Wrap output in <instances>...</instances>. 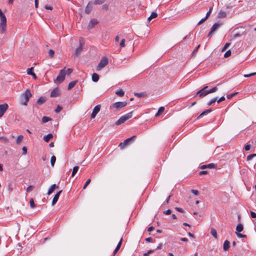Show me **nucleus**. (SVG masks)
I'll list each match as a JSON object with an SVG mask.
<instances>
[{
	"mask_svg": "<svg viewBox=\"0 0 256 256\" xmlns=\"http://www.w3.org/2000/svg\"><path fill=\"white\" fill-rule=\"evenodd\" d=\"M32 94L29 90H26V91L22 94L20 96V104L22 105L26 106L27 103L29 100L30 98L32 96Z\"/></svg>",
	"mask_w": 256,
	"mask_h": 256,
	"instance_id": "f257e3e1",
	"label": "nucleus"
},
{
	"mask_svg": "<svg viewBox=\"0 0 256 256\" xmlns=\"http://www.w3.org/2000/svg\"><path fill=\"white\" fill-rule=\"evenodd\" d=\"M132 112H130L122 116L116 122V124L117 126L120 125L124 123L126 120L130 118L132 116Z\"/></svg>",
	"mask_w": 256,
	"mask_h": 256,
	"instance_id": "f03ea898",
	"label": "nucleus"
},
{
	"mask_svg": "<svg viewBox=\"0 0 256 256\" xmlns=\"http://www.w3.org/2000/svg\"><path fill=\"white\" fill-rule=\"evenodd\" d=\"M66 74V72L65 71L64 68L60 70L59 74L54 80V82H58L59 83H62L65 79Z\"/></svg>",
	"mask_w": 256,
	"mask_h": 256,
	"instance_id": "7ed1b4c3",
	"label": "nucleus"
},
{
	"mask_svg": "<svg viewBox=\"0 0 256 256\" xmlns=\"http://www.w3.org/2000/svg\"><path fill=\"white\" fill-rule=\"evenodd\" d=\"M6 16H2L0 18V34H2L6 32Z\"/></svg>",
	"mask_w": 256,
	"mask_h": 256,
	"instance_id": "20e7f679",
	"label": "nucleus"
},
{
	"mask_svg": "<svg viewBox=\"0 0 256 256\" xmlns=\"http://www.w3.org/2000/svg\"><path fill=\"white\" fill-rule=\"evenodd\" d=\"M108 62V58L106 56H104L101 59L100 63L96 67V70H100L106 66Z\"/></svg>",
	"mask_w": 256,
	"mask_h": 256,
	"instance_id": "39448f33",
	"label": "nucleus"
},
{
	"mask_svg": "<svg viewBox=\"0 0 256 256\" xmlns=\"http://www.w3.org/2000/svg\"><path fill=\"white\" fill-rule=\"evenodd\" d=\"M136 136H132L125 140L124 142H120L119 144V146L122 149L124 148L126 146H128L130 142H133L136 138Z\"/></svg>",
	"mask_w": 256,
	"mask_h": 256,
	"instance_id": "423d86ee",
	"label": "nucleus"
},
{
	"mask_svg": "<svg viewBox=\"0 0 256 256\" xmlns=\"http://www.w3.org/2000/svg\"><path fill=\"white\" fill-rule=\"evenodd\" d=\"M208 88V86H205L203 88L200 90L196 93V96H198L200 98H202L206 95H208V90H206V89Z\"/></svg>",
	"mask_w": 256,
	"mask_h": 256,
	"instance_id": "0eeeda50",
	"label": "nucleus"
},
{
	"mask_svg": "<svg viewBox=\"0 0 256 256\" xmlns=\"http://www.w3.org/2000/svg\"><path fill=\"white\" fill-rule=\"evenodd\" d=\"M127 105L126 102H118L114 104V107L116 110H119Z\"/></svg>",
	"mask_w": 256,
	"mask_h": 256,
	"instance_id": "6e6552de",
	"label": "nucleus"
},
{
	"mask_svg": "<svg viewBox=\"0 0 256 256\" xmlns=\"http://www.w3.org/2000/svg\"><path fill=\"white\" fill-rule=\"evenodd\" d=\"M84 45V42L82 41V38H81L80 40V46L76 48L74 51V54L76 56H78L80 54L82 50V46Z\"/></svg>",
	"mask_w": 256,
	"mask_h": 256,
	"instance_id": "1a4fd4ad",
	"label": "nucleus"
},
{
	"mask_svg": "<svg viewBox=\"0 0 256 256\" xmlns=\"http://www.w3.org/2000/svg\"><path fill=\"white\" fill-rule=\"evenodd\" d=\"M240 29L241 30H240L239 32H236L234 34V38H236L238 37H240L242 36V35L244 34L245 31L244 30V28L241 27L240 28H237L234 30V32H235L236 30Z\"/></svg>",
	"mask_w": 256,
	"mask_h": 256,
	"instance_id": "9d476101",
	"label": "nucleus"
},
{
	"mask_svg": "<svg viewBox=\"0 0 256 256\" xmlns=\"http://www.w3.org/2000/svg\"><path fill=\"white\" fill-rule=\"evenodd\" d=\"M100 105H97L93 109L92 112L90 115L91 118H94L97 114L100 112Z\"/></svg>",
	"mask_w": 256,
	"mask_h": 256,
	"instance_id": "9b49d317",
	"label": "nucleus"
},
{
	"mask_svg": "<svg viewBox=\"0 0 256 256\" xmlns=\"http://www.w3.org/2000/svg\"><path fill=\"white\" fill-rule=\"evenodd\" d=\"M8 104H0V117L2 116L6 110L8 109Z\"/></svg>",
	"mask_w": 256,
	"mask_h": 256,
	"instance_id": "f8f14e48",
	"label": "nucleus"
},
{
	"mask_svg": "<svg viewBox=\"0 0 256 256\" xmlns=\"http://www.w3.org/2000/svg\"><path fill=\"white\" fill-rule=\"evenodd\" d=\"M223 24L222 22L220 21H218V22L214 23L212 28L210 30L213 32H216L220 26H221Z\"/></svg>",
	"mask_w": 256,
	"mask_h": 256,
	"instance_id": "ddd939ff",
	"label": "nucleus"
},
{
	"mask_svg": "<svg viewBox=\"0 0 256 256\" xmlns=\"http://www.w3.org/2000/svg\"><path fill=\"white\" fill-rule=\"evenodd\" d=\"M60 95V90L58 88H54L52 92H50V96L51 97H56Z\"/></svg>",
	"mask_w": 256,
	"mask_h": 256,
	"instance_id": "4468645a",
	"label": "nucleus"
},
{
	"mask_svg": "<svg viewBox=\"0 0 256 256\" xmlns=\"http://www.w3.org/2000/svg\"><path fill=\"white\" fill-rule=\"evenodd\" d=\"M98 23V21L96 18H93L91 20L88 24V28L90 30L93 28Z\"/></svg>",
	"mask_w": 256,
	"mask_h": 256,
	"instance_id": "2eb2a0df",
	"label": "nucleus"
},
{
	"mask_svg": "<svg viewBox=\"0 0 256 256\" xmlns=\"http://www.w3.org/2000/svg\"><path fill=\"white\" fill-rule=\"evenodd\" d=\"M62 190L58 192L54 196V198L52 199V204L54 206L56 202H58V198L60 197V194L62 193Z\"/></svg>",
	"mask_w": 256,
	"mask_h": 256,
	"instance_id": "dca6fc26",
	"label": "nucleus"
},
{
	"mask_svg": "<svg viewBox=\"0 0 256 256\" xmlns=\"http://www.w3.org/2000/svg\"><path fill=\"white\" fill-rule=\"evenodd\" d=\"M216 167V164L211 163L208 164H204L200 166V169H205V168H214Z\"/></svg>",
	"mask_w": 256,
	"mask_h": 256,
	"instance_id": "f3484780",
	"label": "nucleus"
},
{
	"mask_svg": "<svg viewBox=\"0 0 256 256\" xmlns=\"http://www.w3.org/2000/svg\"><path fill=\"white\" fill-rule=\"evenodd\" d=\"M46 100V98L44 96H40L36 101V104L38 105H42L44 104Z\"/></svg>",
	"mask_w": 256,
	"mask_h": 256,
	"instance_id": "a211bd4d",
	"label": "nucleus"
},
{
	"mask_svg": "<svg viewBox=\"0 0 256 256\" xmlns=\"http://www.w3.org/2000/svg\"><path fill=\"white\" fill-rule=\"evenodd\" d=\"M212 111V108H209L208 110H206L202 112L197 118L198 119H199L202 118L204 116L206 115Z\"/></svg>",
	"mask_w": 256,
	"mask_h": 256,
	"instance_id": "6ab92c4d",
	"label": "nucleus"
},
{
	"mask_svg": "<svg viewBox=\"0 0 256 256\" xmlns=\"http://www.w3.org/2000/svg\"><path fill=\"white\" fill-rule=\"evenodd\" d=\"M58 186H56V184H52L48 190V194L50 195L54 192L56 188H58Z\"/></svg>",
	"mask_w": 256,
	"mask_h": 256,
	"instance_id": "aec40b11",
	"label": "nucleus"
},
{
	"mask_svg": "<svg viewBox=\"0 0 256 256\" xmlns=\"http://www.w3.org/2000/svg\"><path fill=\"white\" fill-rule=\"evenodd\" d=\"M53 138V135L52 134H48L46 136H44V140L46 142H48Z\"/></svg>",
	"mask_w": 256,
	"mask_h": 256,
	"instance_id": "412c9836",
	"label": "nucleus"
},
{
	"mask_svg": "<svg viewBox=\"0 0 256 256\" xmlns=\"http://www.w3.org/2000/svg\"><path fill=\"white\" fill-rule=\"evenodd\" d=\"M230 242L228 240H226L224 244V250L225 251L228 250L230 248Z\"/></svg>",
	"mask_w": 256,
	"mask_h": 256,
	"instance_id": "4be33fe9",
	"label": "nucleus"
},
{
	"mask_svg": "<svg viewBox=\"0 0 256 256\" xmlns=\"http://www.w3.org/2000/svg\"><path fill=\"white\" fill-rule=\"evenodd\" d=\"M32 70H33V68L32 67L31 68H28V70H27V73H28V74L32 76L34 78L36 79V76L32 72Z\"/></svg>",
	"mask_w": 256,
	"mask_h": 256,
	"instance_id": "5701e85b",
	"label": "nucleus"
},
{
	"mask_svg": "<svg viewBox=\"0 0 256 256\" xmlns=\"http://www.w3.org/2000/svg\"><path fill=\"white\" fill-rule=\"evenodd\" d=\"M77 82H78V80H74V81H72V82H70L68 85V90L72 89V88H74L76 86Z\"/></svg>",
	"mask_w": 256,
	"mask_h": 256,
	"instance_id": "b1692460",
	"label": "nucleus"
},
{
	"mask_svg": "<svg viewBox=\"0 0 256 256\" xmlns=\"http://www.w3.org/2000/svg\"><path fill=\"white\" fill-rule=\"evenodd\" d=\"M92 80L94 82H97L99 80V76L96 73H94L92 76Z\"/></svg>",
	"mask_w": 256,
	"mask_h": 256,
	"instance_id": "393cba45",
	"label": "nucleus"
},
{
	"mask_svg": "<svg viewBox=\"0 0 256 256\" xmlns=\"http://www.w3.org/2000/svg\"><path fill=\"white\" fill-rule=\"evenodd\" d=\"M244 230L243 225L242 224H239L237 225L236 228V232H242Z\"/></svg>",
	"mask_w": 256,
	"mask_h": 256,
	"instance_id": "a878e982",
	"label": "nucleus"
},
{
	"mask_svg": "<svg viewBox=\"0 0 256 256\" xmlns=\"http://www.w3.org/2000/svg\"><path fill=\"white\" fill-rule=\"evenodd\" d=\"M158 16V14L156 12H152L150 16L148 18V21L150 22L152 18H156Z\"/></svg>",
	"mask_w": 256,
	"mask_h": 256,
	"instance_id": "bb28decb",
	"label": "nucleus"
},
{
	"mask_svg": "<svg viewBox=\"0 0 256 256\" xmlns=\"http://www.w3.org/2000/svg\"><path fill=\"white\" fill-rule=\"evenodd\" d=\"M226 12L223 10H220L218 14V18H224L226 17Z\"/></svg>",
	"mask_w": 256,
	"mask_h": 256,
	"instance_id": "cd10ccee",
	"label": "nucleus"
},
{
	"mask_svg": "<svg viewBox=\"0 0 256 256\" xmlns=\"http://www.w3.org/2000/svg\"><path fill=\"white\" fill-rule=\"evenodd\" d=\"M116 94L120 96H124V92L122 89H120L116 91Z\"/></svg>",
	"mask_w": 256,
	"mask_h": 256,
	"instance_id": "c85d7f7f",
	"label": "nucleus"
},
{
	"mask_svg": "<svg viewBox=\"0 0 256 256\" xmlns=\"http://www.w3.org/2000/svg\"><path fill=\"white\" fill-rule=\"evenodd\" d=\"M52 120V118H50L49 117L44 116L42 118V123H46L49 121H50Z\"/></svg>",
	"mask_w": 256,
	"mask_h": 256,
	"instance_id": "c756f323",
	"label": "nucleus"
},
{
	"mask_svg": "<svg viewBox=\"0 0 256 256\" xmlns=\"http://www.w3.org/2000/svg\"><path fill=\"white\" fill-rule=\"evenodd\" d=\"M164 107H160L157 112V113L156 114V116H160V114H162L164 112Z\"/></svg>",
	"mask_w": 256,
	"mask_h": 256,
	"instance_id": "7c9ffc66",
	"label": "nucleus"
},
{
	"mask_svg": "<svg viewBox=\"0 0 256 256\" xmlns=\"http://www.w3.org/2000/svg\"><path fill=\"white\" fill-rule=\"evenodd\" d=\"M90 3V2H89L88 6H86L85 12L86 14H90L92 11V7L89 6Z\"/></svg>",
	"mask_w": 256,
	"mask_h": 256,
	"instance_id": "2f4dec72",
	"label": "nucleus"
},
{
	"mask_svg": "<svg viewBox=\"0 0 256 256\" xmlns=\"http://www.w3.org/2000/svg\"><path fill=\"white\" fill-rule=\"evenodd\" d=\"M210 233L212 234V235L214 238H217V232H216V230L214 228H212L211 230H210Z\"/></svg>",
	"mask_w": 256,
	"mask_h": 256,
	"instance_id": "473e14b6",
	"label": "nucleus"
},
{
	"mask_svg": "<svg viewBox=\"0 0 256 256\" xmlns=\"http://www.w3.org/2000/svg\"><path fill=\"white\" fill-rule=\"evenodd\" d=\"M78 169H79V167L78 166H76L74 167V168L72 169V176H74L78 172Z\"/></svg>",
	"mask_w": 256,
	"mask_h": 256,
	"instance_id": "72a5a7b5",
	"label": "nucleus"
},
{
	"mask_svg": "<svg viewBox=\"0 0 256 256\" xmlns=\"http://www.w3.org/2000/svg\"><path fill=\"white\" fill-rule=\"evenodd\" d=\"M24 136L22 135H20L18 136L16 140L17 144H20Z\"/></svg>",
	"mask_w": 256,
	"mask_h": 256,
	"instance_id": "f704fd0d",
	"label": "nucleus"
},
{
	"mask_svg": "<svg viewBox=\"0 0 256 256\" xmlns=\"http://www.w3.org/2000/svg\"><path fill=\"white\" fill-rule=\"evenodd\" d=\"M56 161V157L53 156L50 158V164L52 166H54Z\"/></svg>",
	"mask_w": 256,
	"mask_h": 256,
	"instance_id": "c9c22d12",
	"label": "nucleus"
},
{
	"mask_svg": "<svg viewBox=\"0 0 256 256\" xmlns=\"http://www.w3.org/2000/svg\"><path fill=\"white\" fill-rule=\"evenodd\" d=\"M0 141L4 143H8L9 140L7 138L1 136L0 137Z\"/></svg>",
	"mask_w": 256,
	"mask_h": 256,
	"instance_id": "e433bc0d",
	"label": "nucleus"
},
{
	"mask_svg": "<svg viewBox=\"0 0 256 256\" xmlns=\"http://www.w3.org/2000/svg\"><path fill=\"white\" fill-rule=\"evenodd\" d=\"M105 0H94V4H102L104 2Z\"/></svg>",
	"mask_w": 256,
	"mask_h": 256,
	"instance_id": "4c0bfd02",
	"label": "nucleus"
},
{
	"mask_svg": "<svg viewBox=\"0 0 256 256\" xmlns=\"http://www.w3.org/2000/svg\"><path fill=\"white\" fill-rule=\"evenodd\" d=\"M255 156H256V154L248 155L246 158V160L248 161L251 160Z\"/></svg>",
	"mask_w": 256,
	"mask_h": 256,
	"instance_id": "58836bf2",
	"label": "nucleus"
},
{
	"mask_svg": "<svg viewBox=\"0 0 256 256\" xmlns=\"http://www.w3.org/2000/svg\"><path fill=\"white\" fill-rule=\"evenodd\" d=\"M217 100V98L212 99L210 102H208V106H211L213 103L215 102Z\"/></svg>",
	"mask_w": 256,
	"mask_h": 256,
	"instance_id": "ea45409f",
	"label": "nucleus"
},
{
	"mask_svg": "<svg viewBox=\"0 0 256 256\" xmlns=\"http://www.w3.org/2000/svg\"><path fill=\"white\" fill-rule=\"evenodd\" d=\"M218 90L217 87H214L213 88H211L210 90H208V94H211L212 92H216Z\"/></svg>",
	"mask_w": 256,
	"mask_h": 256,
	"instance_id": "a19ab883",
	"label": "nucleus"
},
{
	"mask_svg": "<svg viewBox=\"0 0 256 256\" xmlns=\"http://www.w3.org/2000/svg\"><path fill=\"white\" fill-rule=\"evenodd\" d=\"M30 206L31 208H35L36 206H35V204H34L33 198H31L30 200Z\"/></svg>",
	"mask_w": 256,
	"mask_h": 256,
	"instance_id": "79ce46f5",
	"label": "nucleus"
},
{
	"mask_svg": "<svg viewBox=\"0 0 256 256\" xmlns=\"http://www.w3.org/2000/svg\"><path fill=\"white\" fill-rule=\"evenodd\" d=\"M212 7L211 6L210 8L208 11L207 12L206 14V16H205L206 18H208L210 16L212 10Z\"/></svg>",
	"mask_w": 256,
	"mask_h": 256,
	"instance_id": "37998d69",
	"label": "nucleus"
},
{
	"mask_svg": "<svg viewBox=\"0 0 256 256\" xmlns=\"http://www.w3.org/2000/svg\"><path fill=\"white\" fill-rule=\"evenodd\" d=\"M236 234L238 237L240 238H246V236L245 234H242L240 232H236Z\"/></svg>",
	"mask_w": 256,
	"mask_h": 256,
	"instance_id": "c03bdc74",
	"label": "nucleus"
},
{
	"mask_svg": "<svg viewBox=\"0 0 256 256\" xmlns=\"http://www.w3.org/2000/svg\"><path fill=\"white\" fill-rule=\"evenodd\" d=\"M62 109V106L58 105L56 108L55 110V112L56 113H59Z\"/></svg>",
	"mask_w": 256,
	"mask_h": 256,
	"instance_id": "a18cd8bd",
	"label": "nucleus"
},
{
	"mask_svg": "<svg viewBox=\"0 0 256 256\" xmlns=\"http://www.w3.org/2000/svg\"><path fill=\"white\" fill-rule=\"evenodd\" d=\"M154 251L155 250H148L144 254V256H148L150 254L154 253Z\"/></svg>",
	"mask_w": 256,
	"mask_h": 256,
	"instance_id": "49530a36",
	"label": "nucleus"
},
{
	"mask_svg": "<svg viewBox=\"0 0 256 256\" xmlns=\"http://www.w3.org/2000/svg\"><path fill=\"white\" fill-rule=\"evenodd\" d=\"M230 45V42H227L225 44L224 47L222 48V52H224L228 48V47Z\"/></svg>",
	"mask_w": 256,
	"mask_h": 256,
	"instance_id": "de8ad7c7",
	"label": "nucleus"
},
{
	"mask_svg": "<svg viewBox=\"0 0 256 256\" xmlns=\"http://www.w3.org/2000/svg\"><path fill=\"white\" fill-rule=\"evenodd\" d=\"M200 44L198 45L197 46V47L193 50L192 52V54L193 56H195L198 48H200Z\"/></svg>",
	"mask_w": 256,
	"mask_h": 256,
	"instance_id": "09e8293b",
	"label": "nucleus"
},
{
	"mask_svg": "<svg viewBox=\"0 0 256 256\" xmlns=\"http://www.w3.org/2000/svg\"><path fill=\"white\" fill-rule=\"evenodd\" d=\"M231 54H232L231 50H229L226 52V53L224 54V56L225 58H228L231 55Z\"/></svg>",
	"mask_w": 256,
	"mask_h": 256,
	"instance_id": "8fccbe9b",
	"label": "nucleus"
},
{
	"mask_svg": "<svg viewBox=\"0 0 256 256\" xmlns=\"http://www.w3.org/2000/svg\"><path fill=\"white\" fill-rule=\"evenodd\" d=\"M54 52L52 50H48V55L50 58H52L54 56Z\"/></svg>",
	"mask_w": 256,
	"mask_h": 256,
	"instance_id": "3c124183",
	"label": "nucleus"
},
{
	"mask_svg": "<svg viewBox=\"0 0 256 256\" xmlns=\"http://www.w3.org/2000/svg\"><path fill=\"white\" fill-rule=\"evenodd\" d=\"M122 238H120L119 242L118 243V245H117V246H116V248L120 250V246H122Z\"/></svg>",
	"mask_w": 256,
	"mask_h": 256,
	"instance_id": "603ef678",
	"label": "nucleus"
},
{
	"mask_svg": "<svg viewBox=\"0 0 256 256\" xmlns=\"http://www.w3.org/2000/svg\"><path fill=\"white\" fill-rule=\"evenodd\" d=\"M90 179L89 178L88 179L86 182L85 184H84V186L83 187V189H86V186L90 184Z\"/></svg>",
	"mask_w": 256,
	"mask_h": 256,
	"instance_id": "864d4df0",
	"label": "nucleus"
},
{
	"mask_svg": "<svg viewBox=\"0 0 256 256\" xmlns=\"http://www.w3.org/2000/svg\"><path fill=\"white\" fill-rule=\"evenodd\" d=\"M125 40L124 39H122L120 42V48H124L125 46Z\"/></svg>",
	"mask_w": 256,
	"mask_h": 256,
	"instance_id": "5fc2aeb1",
	"label": "nucleus"
},
{
	"mask_svg": "<svg viewBox=\"0 0 256 256\" xmlns=\"http://www.w3.org/2000/svg\"><path fill=\"white\" fill-rule=\"evenodd\" d=\"M237 94V92H234L233 94H228L226 96V98H228V99H230L232 98L233 96H234L235 95H236Z\"/></svg>",
	"mask_w": 256,
	"mask_h": 256,
	"instance_id": "6e6d98bb",
	"label": "nucleus"
},
{
	"mask_svg": "<svg viewBox=\"0 0 256 256\" xmlns=\"http://www.w3.org/2000/svg\"><path fill=\"white\" fill-rule=\"evenodd\" d=\"M102 8L103 10H104L105 11H107L108 8V6L106 4H104L102 5Z\"/></svg>",
	"mask_w": 256,
	"mask_h": 256,
	"instance_id": "4d7b16f0",
	"label": "nucleus"
},
{
	"mask_svg": "<svg viewBox=\"0 0 256 256\" xmlns=\"http://www.w3.org/2000/svg\"><path fill=\"white\" fill-rule=\"evenodd\" d=\"M191 192L194 194L195 196H198L199 194V192L197 190H192Z\"/></svg>",
	"mask_w": 256,
	"mask_h": 256,
	"instance_id": "13d9d810",
	"label": "nucleus"
},
{
	"mask_svg": "<svg viewBox=\"0 0 256 256\" xmlns=\"http://www.w3.org/2000/svg\"><path fill=\"white\" fill-rule=\"evenodd\" d=\"M8 189L10 192H11L12 190H13L12 185L11 184H8Z\"/></svg>",
	"mask_w": 256,
	"mask_h": 256,
	"instance_id": "bf43d9fd",
	"label": "nucleus"
},
{
	"mask_svg": "<svg viewBox=\"0 0 256 256\" xmlns=\"http://www.w3.org/2000/svg\"><path fill=\"white\" fill-rule=\"evenodd\" d=\"M208 18L204 17V18H202L198 24V25H200V24H202Z\"/></svg>",
	"mask_w": 256,
	"mask_h": 256,
	"instance_id": "052dcab7",
	"label": "nucleus"
},
{
	"mask_svg": "<svg viewBox=\"0 0 256 256\" xmlns=\"http://www.w3.org/2000/svg\"><path fill=\"white\" fill-rule=\"evenodd\" d=\"M256 74V72L251 73V74H244V76L246 77V78H248V77L254 76Z\"/></svg>",
	"mask_w": 256,
	"mask_h": 256,
	"instance_id": "680f3d73",
	"label": "nucleus"
},
{
	"mask_svg": "<svg viewBox=\"0 0 256 256\" xmlns=\"http://www.w3.org/2000/svg\"><path fill=\"white\" fill-rule=\"evenodd\" d=\"M134 95L136 96H137L138 97V98H140V97H142V96L144 95V92H141V93H135L134 94Z\"/></svg>",
	"mask_w": 256,
	"mask_h": 256,
	"instance_id": "e2e57ef3",
	"label": "nucleus"
},
{
	"mask_svg": "<svg viewBox=\"0 0 256 256\" xmlns=\"http://www.w3.org/2000/svg\"><path fill=\"white\" fill-rule=\"evenodd\" d=\"M33 188H34V186H28L27 188L26 191L27 192H30L33 189Z\"/></svg>",
	"mask_w": 256,
	"mask_h": 256,
	"instance_id": "0e129e2a",
	"label": "nucleus"
},
{
	"mask_svg": "<svg viewBox=\"0 0 256 256\" xmlns=\"http://www.w3.org/2000/svg\"><path fill=\"white\" fill-rule=\"evenodd\" d=\"M73 71V70L72 68H68L66 70V72L68 74V75H70Z\"/></svg>",
	"mask_w": 256,
	"mask_h": 256,
	"instance_id": "69168bd1",
	"label": "nucleus"
},
{
	"mask_svg": "<svg viewBox=\"0 0 256 256\" xmlns=\"http://www.w3.org/2000/svg\"><path fill=\"white\" fill-rule=\"evenodd\" d=\"M250 148V145L249 144H247L244 146V149L248 151L249 150Z\"/></svg>",
	"mask_w": 256,
	"mask_h": 256,
	"instance_id": "338daca9",
	"label": "nucleus"
},
{
	"mask_svg": "<svg viewBox=\"0 0 256 256\" xmlns=\"http://www.w3.org/2000/svg\"><path fill=\"white\" fill-rule=\"evenodd\" d=\"M250 216L252 218H256V213L254 212L250 211Z\"/></svg>",
	"mask_w": 256,
	"mask_h": 256,
	"instance_id": "774afa93",
	"label": "nucleus"
}]
</instances>
